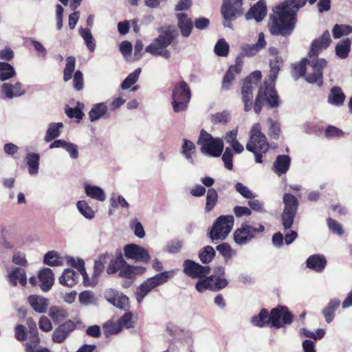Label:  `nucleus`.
Wrapping results in <instances>:
<instances>
[{
    "label": "nucleus",
    "mask_w": 352,
    "mask_h": 352,
    "mask_svg": "<svg viewBox=\"0 0 352 352\" xmlns=\"http://www.w3.org/2000/svg\"><path fill=\"white\" fill-rule=\"evenodd\" d=\"M307 267L316 272H321L327 265L326 258L321 254H313L306 261Z\"/></svg>",
    "instance_id": "a878e982"
},
{
    "label": "nucleus",
    "mask_w": 352,
    "mask_h": 352,
    "mask_svg": "<svg viewBox=\"0 0 352 352\" xmlns=\"http://www.w3.org/2000/svg\"><path fill=\"white\" fill-rule=\"evenodd\" d=\"M340 305V300L338 298L330 300L327 305L322 309V315L327 323L331 322L335 317V312Z\"/></svg>",
    "instance_id": "c756f323"
},
{
    "label": "nucleus",
    "mask_w": 352,
    "mask_h": 352,
    "mask_svg": "<svg viewBox=\"0 0 352 352\" xmlns=\"http://www.w3.org/2000/svg\"><path fill=\"white\" fill-rule=\"evenodd\" d=\"M108 300L120 309H125L129 304V298L124 294L116 296Z\"/></svg>",
    "instance_id": "680f3d73"
},
{
    "label": "nucleus",
    "mask_w": 352,
    "mask_h": 352,
    "mask_svg": "<svg viewBox=\"0 0 352 352\" xmlns=\"http://www.w3.org/2000/svg\"><path fill=\"white\" fill-rule=\"evenodd\" d=\"M195 145L192 142L187 139L183 140L182 153L186 159L189 160L192 158V154L195 152Z\"/></svg>",
    "instance_id": "bf43d9fd"
},
{
    "label": "nucleus",
    "mask_w": 352,
    "mask_h": 352,
    "mask_svg": "<svg viewBox=\"0 0 352 352\" xmlns=\"http://www.w3.org/2000/svg\"><path fill=\"white\" fill-rule=\"evenodd\" d=\"M78 274L72 269H66L59 278V283L69 287L75 285L78 282Z\"/></svg>",
    "instance_id": "72a5a7b5"
},
{
    "label": "nucleus",
    "mask_w": 352,
    "mask_h": 352,
    "mask_svg": "<svg viewBox=\"0 0 352 352\" xmlns=\"http://www.w3.org/2000/svg\"><path fill=\"white\" fill-rule=\"evenodd\" d=\"M104 333L107 336L118 333L122 331L120 324L117 322L108 321L103 325Z\"/></svg>",
    "instance_id": "13d9d810"
},
{
    "label": "nucleus",
    "mask_w": 352,
    "mask_h": 352,
    "mask_svg": "<svg viewBox=\"0 0 352 352\" xmlns=\"http://www.w3.org/2000/svg\"><path fill=\"white\" fill-rule=\"evenodd\" d=\"M243 61L240 58H236L235 64L230 65L226 72L223 80L221 88L225 90L230 89L233 82L235 80V76L241 72Z\"/></svg>",
    "instance_id": "f3484780"
},
{
    "label": "nucleus",
    "mask_w": 352,
    "mask_h": 352,
    "mask_svg": "<svg viewBox=\"0 0 352 352\" xmlns=\"http://www.w3.org/2000/svg\"><path fill=\"white\" fill-rule=\"evenodd\" d=\"M145 52H148L155 56H161L166 59L170 57V52L166 48H160V47L147 46L145 48Z\"/></svg>",
    "instance_id": "4d7b16f0"
},
{
    "label": "nucleus",
    "mask_w": 352,
    "mask_h": 352,
    "mask_svg": "<svg viewBox=\"0 0 352 352\" xmlns=\"http://www.w3.org/2000/svg\"><path fill=\"white\" fill-rule=\"evenodd\" d=\"M126 264V261L123 258L122 251L118 249L116 252L115 257L112 258L107 267L108 274H114L120 272L123 265Z\"/></svg>",
    "instance_id": "393cba45"
},
{
    "label": "nucleus",
    "mask_w": 352,
    "mask_h": 352,
    "mask_svg": "<svg viewBox=\"0 0 352 352\" xmlns=\"http://www.w3.org/2000/svg\"><path fill=\"white\" fill-rule=\"evenodd\" d=\"M28 302L32 308L37 313H45L48 306V300L43 297L31 295L28 297Z\"/></svg>",
    "instance_id": "2f4dec72"
},
{
    "label": "nucleus",
    "mask_w": 352,
    "mask_h": 352,
    "mask_svg": "<svg viewBox=\"0 0 352 352\" xmlns=\"http://www.w3.org/2000/svg\"><path fill=\"white\" fill-rule=\"evenodd\" d=\"M209 277L212 278V280L210 281L212 291H219L225 288L228 285V280L224 278H221L220 276L214 275L209 276Z\"/></svg>",
    "instance_id": "5fc2aeb1"
},
{
    "label": "nucleus",
    "mask_w": 352,
    "mask_h": 352,
    "mask_svg": "<svg viewBox=\"0 0 352 352\" xmlns=\"http://www.w3.org/2000/svg\"><path fill=\"white\" fill-rule=\"evenodd\" d=\"M109 258V254L106 253L101 254L99 256L98 260H96L94 263V274L90 280V285L89 286L96 285L98 282V278L100 276L101 273L104 268V263L107 262V259Z\"/></svg>",
    "instance_id": "cd10ccee"
},
{
    "label": "nucleus",
    "mask_w": 352,
    "mask_h": 352,
    "mask_svg": "<svg viewBox=\"0 0 352 352\" xmlns=\"http://www.w3.org/2000/svg\"><path fill=\"white\" fill-rule=\"evenodd\" d=\"M108 111V107L105 103L101 102L93 106L89 112V116L91 122H94L104 116Z\"/></svg>",
    "instance_id": "4c0bfd02"
},
{
    "label": "nucleus",
    "mask_w": 352,
    "mask_h": 352,
    "mask_svg": "<svg viewBox=\"0 0 352 352\" xmlns=\"http://www.w3.org/2000/svg\"><path fill=\"white\" fill-rule=\"evenodd\" d=\"M83 108L84 104L78 102L74 108L68 107L67 109H66L65 113L69 118H75L79 122L85 116L82 111Z\"/></svg>",
    "instance_id": "49530a36"
},
{
    "label": "nucleus",
    "mask_w": 352,
    "mask_h": 352,
    "mask_svg": "<svg viewBox=\"0 0 352 352\" xmlns=\"http://www.w3.org/2000/svg\"><path fill=\"white\" fill-rule=\"evenodd\" d=\"M8 278L12 286H16L17 280H19L22 286H25L27 284V276L23 269L19 267L14 268L9 273Z\"/></svg>",
    "instance_id": "473e14b6"
},
{
    "label": "nucleus",
    "mask_w": 352,
    "mask_h": 352,
    "mask_svg": "<svg viewBox=\"0 0 352 352\" xmlns=\"http://www.w3.org/2000/svg\"><path fill=\"white\" fill-rule=\"evenodd\" d=\"M307 0H285L275 6L270 16L268 28L274 36H289L297 21V13Z\"/></svg>",
    "instance_id": "f03ea898"
},
{
    "label": "nucleus",
    "mask_w": 352,
    "mask_h": 352,
    "mask_svg": "<svg viewBox=\"0 0 352 352\" xmlns=\"http://www.w3.org/2000/svg\"><path fill=\"white\" fill-rule=\"evenodd\" d=\"M124 256L127 259H133L135 262L148 263L151 256L144 248L134 243L125 245L123 248Z\"/></svg>",
    "instance_id": "ddd939ff"
},
{
    "label": "nucleus",
    "mask_w": 352,
    "mask_h": 352,
    "mask_svg": "<svg viewBox=\"0 0 352 352\" xmlns=\"http://www.w3.org/2000/svg\"><path fill=\"white\" fill-rule=\"evenodd\" d=\"M25 161L28 166V172L30 175H34L38 173L40 155L38 153H28L25 156Z\"/></svg>",
    "instance_id": "e433bc0d"
},
{
    "label": "nucleus",
    "mask_w": 352,
    "mask_h": 352,
    "mask_svg": "<svg viewBox=\"0 0 352 352\" xmlns=\"http://www.w3.org/2000/svg\"><path fill=\"white\" fill-rule=\"evenodd\" d=\"M28 327V340L29 342L25 344L26 351L32 352L34 349L37 347L40 342L41 338L38 336V331L36 322L32 318H29L26 320Z\"/></svg>",
    "instance_id": "6ab92c4d"
},
{
    "label": "nucleus",
    "mask_w": 352,
    "mask_h": 352,
    "mask_svg": "<svg viewBox=\"0 0 352 352\" xmlns=\"http://www.w3.org/2000/svg\"><path fill=\"white\" fill-rule=\"evenodd\" d=\"M197 144L201 146V152L210 157H218L223 151L224 144L221 138H214L204 129H201L198 138Z\"/></svg>",
    "instance_id": "39448f33"
},
{
    "label": "nucleus",
    "mask_w": 352,
    "mask_h": 352,
    "mask_svg": "<svg viewBox=\"0 0 352 352\" xmlns=\"http://www.w3.org/2000/svg\"><path fill=\"white\" fill-rule=\"evenodd\" d=\"M262 78L260 71H254L245 78L241 87V100L244 104V111H250L252 108L259 115L263 107L277 108L280 104V100L273 85L265 82L258 90L253 102V90L257 87Z\"/></svg>",
    "instance_id": "f257e3e1"
},
{
    "label": "nucleus",
    "mask_w": 352,
    "mask_h": 352,
    "mask_svg": "<svg viewBox=\"0 0 352 352\" xmlns=\"http://www.w3.org/2000/svg\"><path fill=\"white\" fill-rule=\"evenodd\" d=\"M176 18L177 19V27L180 30L182 36L186 38L188 37L193 29L192 19L185 13L176 14Z\"/></svg>",
    "instance_id": "4be33fe9"
},
{
    "label": "nucleus",
    "mask_w": 352,
    "mask_h": 352,
    "mask_svg": "<svg viewBox=\"0 0 352 352\" xmlns=\"http://www.w3.org/2000/svg\"><path fill=\"white\" fill-rule=\"evenodd\" d=\"M38 278L41 282L40 287L43 292L51 289L54 283V276L52 270L47 267L41 269L38 273Z\"/></svg>",
    "instance_id": "412c9836"
},
{
    "label": "nucleus",
    "mask_w": 352,
    "mask_h": 352,
    "mask_svg": "<svg viewBox=\"0 0 352 352\" xmlns=\"http://www.w3.org/2000/svg\"><path fill=\"white\" fill-rule=\"evenodd\" d=\"M16 74L14 67L9 63L0 62V80L1 81L7 80Z\"/></svg>",
    "instance_id": "c03bdc74"
},
{
    "label": "nucleus",
    "mask_w": 352,
    "mask_h": 352,
    "mask_svg": "<svg viewBox=\"0 0 352 352\" xmlns=\"http://www.w3.org/2000/svg\"><path fill=\"white\" fill-rule=\"evenodd\" d=\"M76 67V58L74 56H68L66 58V65L63 70V80L69 81L74 72Z\"/></svg>",
    "instance_id": "37998d69"
},
{
    "label": "nucleus",
    "mask_w": 352,
    "mask_h": 352,
    "mask_svg": "<svg viewBox=\"0 0 352 352\" xmlns=\"http://www.w3.org/2000/svg\"><path fill=\"white\" fill-rule=\"evenodd\" d=\"M85 190L86 195L92 199L100 201H102L105 199V194L104 191L98 186L85 184Z\"/></svg>",
    "instance_id": "ea45409f"
},
{
    "label": "nucleus",
    "mask_w": 352,
    "mask_h": 352,
    "mask_svg": "<svg viewBox=\"0 0 352 352\" xmlns=\"http://www.w3.org/2000/svg\"><path fill=\"white\" fill-rule=\"evenodd\" d=\"M67 263L69 265L76 268L79 271L80 274L83 277V283L85 286L90 285V279L85 268V262L82 259H76L74 257H68L67 258Z\"/></svg>",
    "instance_id": "7c9ffc66"
},
{
    "label": "nucleus",
    "mask_w": 352,
    "mask_h": 352,
    "mask_svg": "<svg viewBox=\"0 0 352 352\" xmlns=\"http://www.w3.org/2000/svg\"><path fill=\"white\" fill-rule=\"evenodd\" d=\"M267 123L269 124L268 135L272 139L278 140L281 133L280 124L272 118L267 119Z\"/></svg>",
    "instance_id": "8fccbe9b"
},
{
    "label": "nucleus",
    "mask_w": 352,
    "mask_h": 352,
    "mask_svg": "<svg viewBox=\"0 0 352 352\" xmlns=\"http://www.w3.org/2000/svg\"><path fill=\"white\" fill-rule=\"evenodd\" d=\"M191 98V91L184 80L176 83L172 91V106L175 113L187 109Z\"/></svg>",
    "instance_id": "0eeeda50"
},
{
    "label": "nucleus",
    "mask_w": 352,
    "mask_h": 352,
    "mask_svg": "<svg viewBox=\"0 0 352 352\" xmlns=\"http://www.w3.org/2000/svg\"><path fill=\"white\" fill-rule=\"evenodd\" d=\"M140 72L141 69L138 68L133 72L128 75V76L122 82L121 88L122 89H126L130 88L133 85H134L137 82Z\"/></svg>",
    "instance_id": "864d4df0"
},
{
    "label": "nucleus",
    "mask_w": 352,
    "mask_h": 352,
    "mask_svg": "<svg viewBox=\"0 0 352 352\" xmlns=\"http://www.w3.org/2000/svg\"><path fill=\"white\" fill-rule=\"evenodd\" d=\"M331 43L330 33L328 30H326L318 38L314 40L311 43L308 54L309 58H311L314 56V59L318 58V53L321 50L327 49Z\"/></svg>",
    "instance_id": "dca6fc26"
},
{
    "label": "nucleus",
    "mask_w": 352,
    "mask_h": 352,
    "mask_svg": "<svg viewBox=\"0 0 352 352\" xmlns=\"http://www.w3.org/2000/svg\"><path fill=\"white\" fill-rule=\"evenodd\" d=\"M73 86L75 90L79 91L84 87L83 74L81 71L77 70L74 74Z\"/></svg>",
    "instance_id": "338daca9"
},
{
    "label": "nucleus",
    "mask_w": 352,
    "mask_h": 352,
    "mask_svg": "<svg viewBox=\"0 0 352 352\" xmlns=\"http://www.w3.org/2000/svg\"><path fill=\"white\" fill-rule=\"evenodd\" d=\"M327 63L324 58H316L309 61L307 58H304L299 63L293 65L292 77L295 80L305 77L308 82L317 83L321 86L323 84V69Z\"/></svg>",
    "instance_id": "7ed1b4c3"
},
{
    "label": "nucleus",
    "mask_w": 352,
    "mask_h": 352,
    "mask_svg": "<svg viewBox=\"0 0 352 352\" xmlns=\"http://www.w3.org/2000/svg\"><path fill=\"white\" fill-rule=\"evenodd\" d=\"M221 13L223 18V25L230 28H232V21L242 14L241 8L234 5L231 0H223Z\"/></svg>",
    "instance_id": "2eb2a0df"
},
{
    "label": "nucleus",
    "mask_w": 352,
    "mask_h": 352,
    "mask_svg": "<svg viewBox=\"0 0 352 352\" xmlns=\"http://www.w3.org/2000/svg\"><path fill=\"white\" fill-rule=\"evenodd\" d=\"M270 317L271 312L269 313L266 309L263 308L258 315L252 317L251 322L253 325L258 327H271Z\"/></svg>",
    "instance_id": "c85d7f7f"
},
{
    "label": "nucleus",
    "mask_w": 352,
    "mask_h": 352,
    "mask_svg": "<svg viewBox=\"0 0 352 352\" xmlns=\"http://www.w3.org/2000/svg\"><path fill=\"white\" fill-rule=\"evenodd\" d=\"M284 210L281 214V221L285 230L289 229L293 223L298 207L297 198L290 193L283 195Z\"/></svg>",
    "instance_id": "9d476101"
},
{
    "label": "nucleus",
    "mask_w": 352,
    "mask_h": 352,
    "mask_svg": "<svg viewBox=\"0 0 352 352\" xmlns=\"http://www.w3.org/2000/svg\"><path fill=\"white\" fill-rule=\"evenodd\" d=\"M63 127L62 122L52 123L46 132L45 141L50 142L60 135V129Z\"/></svg>",
    "instance_id": "a19ab883"
},
{
    "label": "nucleus",
    "mask_w": 352,
    "mask_h": 352,
    "mask_svg": "<svg viewBox=\"0 0 352 352\" xmlns=\"http://www.w3.org/2000/svg\"><path fill=\"white\" fill-rule=\"evenodd\" d=\"M2 90L9 98L20 96L25 94L20 82H16L14 85L4 83L2 86Z\"/></svg>",
    "instance_id": "c9c22d12"
},
{
    "label": "nucleus",
    "mask_w": 352,
    "mask_h": 352,
    "mask_svg": "<svg viewBox=\"0 0 352 352\" xmlns=\"http://www.w3.org/2000/svg\"><path fill=\"white\" fill-rule=\"evenodd\" d=\"M283 65V60L280 56H276L274 59L270 60V72L269 75L271 82L270 85H274L275 82L277 79L278 74L280 69V67ZM275 87V86H274Z\"/></svg>",
    "instance_id": "f704fd0d"
},
{
    "label": "nucleus",
    "mask_w": 352,
    "mask_h": 352,
    "mask_svg": "<svg viewBox=\"0 0 352 352\" xmlns=\"http://www.w3.org/2000/svg\"><path fill=\"white\" fill-rule=\"evenodd\" d=\"M218 201V194L214 188H209L206 195L205 211L208 212L214 209Z\"/></svg>",
    "instance_id": "79ce46f5"
},
{
    "label": "nucleus",
    "mask_w": 352,
    "mask_h": 352,
    "mask_svg": "<svg viewBox=\"0 0 352 352\" xmlns=\"http://www.w3.org/2000/svg\"><path fill=\"white\" fill-rule=\"evenodd\" d=\"M266 46V42L265 40V36L263 33L258 34L257 42L254 45H245L242 47V54L243 56L248 57L256 55L260 50L265 48Z\"/></svg>",
    "instance_id": "5701e85b"
},
{
    "label": "nucleus",
    "mask_w": 352,
    "mask_h": 352,
    "mask_svg": "<svg viewBox=\"0 0 352 352\" xmlns=\"http://www.w3.org/2000/svg\"><path fill=\"white\" fill-rule=\"evenodd\" d=\"M212 280V278L209 277V276H206L201 279H199L196 284L195 288L199 292H203L206 289L211 290V285L210 281Z\"/></svg>",
    "instance_id": "0e129e2a"
},
{
    "label": "nucleus",
    "mask_w": 352,
    "mask_h": 352,
    "mask_svg": "<svg viewBox=\"0 0 352 352\" xmlns=\"http://www.w3.org/2000/svg\"><path fill=\"white\" fill-rule=\"evenodd\" d=\"M76 206L80 214H82L85 218L91 219L94 217V211L85 201H78Z\"/></svg>",
    "instance_id": "603ef678"
},
{
    "label": "nucleus",
    "mask_w": 352,
    "mask_h": 352,
    "mask_svg": "<svg viewBox=\"0 0 352 352\" xmlns=\"http://www.w3.org/2000/svg\"><path fill=\"white\" fill-rule=\"evenodd\" d=\"M183 272L191 278L201 279L210 272L209 266H203L192 260L187 259L183 263Z\"/></svg>",
    "instance_id": "4468645a"
},
{
    "label": "nucleus",
    "mask_w": 352,
    "mask_h": 352,
    "mask_svg": "<svg viewBox=\"0 0 352 352\" xmlns=\"http://www.w3.org/2000/svg\"><path fill=\"white\" fill-rule=\"evenodd\" d=\"M294 318V315L286 306L278 305L271 309V327L280 329L291 324Z\"/></svg>",
    "instance_id": "f8f14e48"
},
{
    "label": "nucleus",
    "mask_w": 352,
    "mask_h": 352,
    "mask_svg": "<svg viewBox=\"0 0 352 352\" xmlns=\"http://www.w3.org/2000/svg\"><path fill=\"white\" fill-rule=\"evenodd\" d=\"M267 14V7L263 0L256 2L246 13V19H254L257 22L262 21Z\"/></svg>",
    "instance_id": "aec40b11"
},
{
    "label": "nucleus",
    "mask_w": 352,
    "mask_h": 352,
    "mask_svg": "<svg viewBox=\"0 0 352 352\" xmlns=\"http://www.w3.org/2000/svg\"><path fill=\"white\" fill-rule=\"evenodd\" d=\"M49 316L54 322L58 323L67 317V312L63 308L53 306L49 310Z\"/></svg>",
    "instance_id": "a18cd8bd"
},
{
    "label": "nucleus",
    "mask_w": 352,
    "mask_h": 352,
    "mask_svg": "<svg viewBox=\"0 0 352 352\" xmlns=\"http://www.w3.org/2000/svg\"><path fill=\"white\" fill-rule=\"evenodd\" d=\"M215 256V251L212 246L208 245L201 249L199 253L201 261L204 264L210 263Z\"/></svg>",
    "instance_id": "de8ad7c7"
},
{
    "label": "nucleus",
    "mask_w": 352,
    "mask_h": 352,
    "mask_svg": "<svg viewBox=\"0 0 352 352\" xmlns=\"http://www.w3.org/2000/svg\"><path fill=\"white\" fill-rule=\"evenodd\" d=\"M159 35L148 46L166 48L174 43L178 36V32L173 25H164L157 28Z\"/></svg>",
    "instance_id": "9b49d317"
},
{
    "label": "nucleus",
    "mask_w": 352,
    "mask_h": 352,
    "mask_svg": "<svg viewBox=\"0 0 352 352\" xmlns=\"http://www.w3.org/2000/svg\"><path fill=\"white\" fill-rule=\"evenodd\" d=\"M214 52L219 56H226L229 53V45L224 39H220L214 46Z\"/></svg>",
    "instance_id": "052dcab7"
},
{
    "label": "nucleus",
    "mask_w": 352,
    "mask_h": 352,
    "mask_svg": "<svg viewBox=\"0 0 352 352\" xmlns=\"http://www.w3.org/2000/svg\"><path fill=\"white\" fill-rule=\"evenodd\" d=\"M80 36L85 40L86 45L87 48L91 52H94L96 48V44L93 38V36L91 33V31L89 29H80Z\"/></svg>",
    "instance_id": "6e6d98bb"
},
{
    "label": "nucleus",
    "mask_w": 352,
    "mask_h": 352,
    "mask_svg": "<svg viewBox=\"0 0 352 352\" xmlns=\"http://www.w3.org/2000/svg\"><path fill=\"white\" fill-rule=\"evenodd\" d=\"M76 327L74 322L68 320L60 324L52 333V340L55 343H62Z\"/></svg>",
    "instance_id": "a211bd4d"
},
{
    "label": "nucleus",
    "mask_w": 352,
    "mask_h": 352,
    "mask_svg": "<svg viewBox=\"0 0 352 352\" xmlns=\"http://www.w3.org/2000/svg\"><path fill=\"white\" fill-rule=\"evenodd\" d=\"M59 256L57 252L52 250L46 253L43 258V263L50 266H60L63 262L59 260Z\"/></svg>",
    "instance_id": "09e8293b"
},
{
    "label": "nucleus",
    "mask_w": 352,
    "mask_h": 352,
    "mask_svg": "<svg viewBox=\"0 0 352 352\" xmlns=\"http://www.w3.org/2000/svg\"><path fill=\"white\" fill-rule=\"evenodd\" d=\"M216 249L223 256L226 261L230 259L232 256V249L228 243H223L218 245Z\"/></svg>",
    "instance_id": "e2e57ef3"
},
{
    "label": "nucleus",
    "mask_w": 352,
    "mask_h": 352,
    "mask_svg": "<svg viewBox=\"0 0 352 352\" xmlns=\"http://www.w3.org/2000/svg\"><path fill=\"white\" fill-rule=\"evenodd\" d=\"M334 38H340L343 36H347L352 33V26L349 25L336 24L332 30Z\"/></svg>",
    "instance_id": "3c124183"
},
{
    "label": "nucleus",
    "mask_w": 352,
    "mask_h": 352,
    "mask_svg": "<svg viewBox=\"0 0 352 352\" xmlns=\"http://www.w3.org/2000/svg\"><path fill=\"white\" fill-rule=\"evenodd\" d=\"M264 230L265 227L262 224L259 223L254 226L248 222H244L234 231L233 239L236 244L243 245L250 242L257 234L262 233Z\"/></svg>",
    "instance_id": "1a4fd4ad"
},
{
    "label": "nucleus",
    "mask_w": 352,
    "mask_h": 352,
    "mask_svg": "<svg viewBox=\"0 0 352 352\" xmlns=\"http://www.w3.org/2000/svg\"><path fill=\"white\" fill-rule=\"evenodd\" d=\"M346 96L342 89L338 86L331 88L327 101L329 104L336 107L342 106L345 100Z\"/></svg>",
    "instance_id": "bb28decb"
},
{
    "label": "nucleus",
    "mask_w": 352,
    "mask_h": 352,
    "mask_svg": "<svg viewBox=\"0 0 352 352\" xmlns=\"http://www.w3.org/2000/svg\"><path fill=\"white\" fill-rule=\"evenodd\" d=\"M174 271H165L157 274L153 277L147 278L137 288L135 293L136 300L141 303L144 297L157 287L166 283L174 276Z\"/></svg>",
    "instance_id": "423d86ee"
},
{
    "label": "nucleus",
    "mask_w": 352,
    "mask_h": 352,
    "mask_svg": "<svg viewBox=\"0 0 352 352\" xmlns=\"http://www.w3.org/2000/svg\"><path fill=\"white\" fill-rule=\"evenodd\" d=\"M270 148L267 138L261 131L260 123H255L252 125L250 139L246 144V149L255 155V161L257 163H262L263 154L268 151Z\"/></svg>",
    "instance_id": "20e7f679"
},
{
    "label": "nucleus",
    "mask_w": 352,
    "mask_h": 352,
    "mask_svg": "<svg viewBox=\"0 0 352 352\" xmlns=\"http://www.w3.org/2000/svg\"><path fill=\"white\" fill-rule=\"evenodd\" d=\"M327 223L329 230L334 234H336L339 236H342L344 234V230L341 224H340L337 221L329 217L327 219Z\"/></svg>",
    "instance_id": "69168bd1"
},
{
    "label": "nucleus",
    "mask_w": 352,
    "mask_h": 352,
    "mask_svg": "<svg viewBox=\"0 0 352 352\" xmlns=\"http://www.w3.org/2000/svg\"><path fill=\"white\" fill-rule=\"evenodd\" d=\"M133 316L131 312L125 313L122 317H120L118 322L120 324L121 328L123 327L129 329L133 327Z\"/></svg>",
    "instance_id": "774afa93"
},
{
    "label": "nucleus",
    "mask_w": 352,
    "mask_h": 352,
    "mask_svg": "<svg viewBox=\"0 0 352 352\" xmlns=\"http://www.w3.org/2000/svg\"><path fill=\"white\" fill-rule=\"evenodd\" d=\"M232 215H221L213 223L209 232V236L212 241L224 240L234 226Z\"/></svg>",
    "instance_id": "6e6552de"
},
{
    "label": "nucleus",
    "mask_w": 352,
    "mask_h": 352,
    "mask_svg": "<svg viewBox=\"0 0 352 352\" xmlns=\"http://www.w3.org/2000/svg\"><path fill=\"white\" fill-rule=\"evenodd\" d=\"M291 158L287 155H279L273 164V170L278 175L285 174L289 169Z\"/></svg>",
    "instance_id": "b1692460"
},
{
    "label": "nucleus",
    "mask_w": 352,
    "mask_h": 352,
    "mask_svg": "<svg viewBox=\"0 0 352 352\" xmlns=\"http://www.w3.org/2000/svg\"><path fill=\"white\" fill-rule=\"evenodd\" d=\"M351 41L349 38L341 40L336 46V54L338 57L344 59L348 57L351 51Z\"/></svg>",
    "instance_id": "58836bf2"
}]
</instances>
